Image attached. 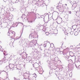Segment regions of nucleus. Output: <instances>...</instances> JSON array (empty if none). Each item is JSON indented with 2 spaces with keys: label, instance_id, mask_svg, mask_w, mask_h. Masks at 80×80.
Returning a JSON list of instances; mask_svg holds the SVG:
<instances>
[{
  "label": "nucleus",
  "instance_id": "obj_1",
  "mask_svg": "<svg viewBox=\"0 0 80 80\" xmlns=\"http://www.w3.org/2000/svg\"><path fill=\"white\" fill-rule=\"evenodd\" d=\"M15 35V32L12 31H9L7 34V36L10 37L11 38H14Z\"/></svg>",
  "mask_w": 80,
  "mask_h": 80
},
{
  "label": "nucleus",
  "instance_id": "obj_2",
  "mask_svg": "<svg viewBox=\"0 0 80 80\" xmlns=\"http://www.w3.org/2000/svg\"><path fill=\"white\" fill-rule=\"evenodd\" d=\"M9 67L10 68H11V69H12V68H13V67H14V65L12 64H9Z\"/></svg>",
  "mask_w": 80,
  "mask_h": 80
},
{
  "label": "nucleus",
  "instance_id": "obj_3",
  "mask_svg": "<svg viewBox=\"0 0 80 80\" xmlns=\"http://www.w3.org/2000/svg\"><path fill=\"white\" fill-rule=\"evenodd\" d=\"M77 25H74L72 27V29H73V30H75V29H76V28H77Z\"/></svg>",
  "mask_w": 80,
  "mask_h": 80
},
{
  "label": "nucleus",
  "instance_id": "obj_4",
  "mask_svg": "<svg viewBox=\"0 0 80 80\" xmlns=\"http://www.w3.org/2000/svg\"><path fill=\"white\" fill-rule=\"evenodd\" d=\"M78 34V32H77V31L75 32L74 33V35H75V36H77V35Z\"/></svg>",
  "mask_w": 80,
  "mask_h": 80
},
{
  "label": "nucleus",
  "instance_id": "obj_5",
  "mask_svg": "<svg viewBox=\"0 0 80 80\" xmlns=\"http://www.w3.org/2000/svg\"><path fill=\"white\" fill-rule=\"evenodd\" d=\"M33 77H34L36 78L37 77V75H36L35 74H33Z\"/></svg>",
  "mask_w": 80,
  "mask_h": 80
},
{
  "label": "nucleus",
  "instance_id": "obj_6",
  "mask_svg": "<svg viewBox=\"0 0 80 80\" xmlns=\"http://www.w3.org/2000/svg\"><path fill=\"white\" fill-rule=\"evenodd\" d=\"M69 33L70 35H72L73 34V31H71Z\"/></svg>",
  "mask_w": 80,
  "mask_h": 80
},
{
  "label": "nucleus",
  "instance_id": "obj_7",
  "mask_svg": "<svg viewBox=\"0 0 80 80\" xmlns=\"http://www.w3.org/2000/svg\"><path fill=\"white\" fill-rule=\"evenodd\" d=\"M77 51H78V52H80V48H77Z\"/></svg>",
  "mask_w": 80,
  "mask_h": 80
},
{
  "label": "nucleus",
  "instance_id": "obj_8",
  "mask_svg": "<svg viewBox=\"0 0 80 80\" xmlns=\"http://www.w3.org/2000/svg\"><path fill=\"white\" fill-rule=\"evenodd\" d=\"M56 51H57V52H59V51H60V48H57L56 49Z\"/></svg>",
  "mask_w": 80,
  "mask_h": 80
},
{
  "label": "nucleus",
  "instance_id": "obj_9",
  "mask_svg": "<svg viewBox=\"0 0 80 80\" xmlns=\"http://www.w3.org/2000/svg\"><path fill=\"white\" fill-rule=\"evenodd\" d=\"M46 35H48L49 34V32H46Z\"/></svg>",
  "mask_w": 80,
  "mask_h": 80
},
{
  "label": "nucleus",
  "instance_id": "obj_10",
  "mask_svg": "<svg viewBox=\"0 0 80 80\" xmlns=\"http://www.w3.org/2000/svg\"><path fill=\"white\" fill-rule=\"evenodd\" d=\"M28 79H29V80H31V78L29 76H28Z\"/></svg>",
  "mask_w": 80,
  "mask_h": 80
},
{
  "label": "nucleus",
  "instance_id": "obj_11",
  "mask_svg": "<svg viewBox=\"0 0 80 80\" xmlns=\"http://www.w3.org/2000/svg\"><path fill=\"white\" fill-rule=\"evenodd\" d=\"M63 44V42H61V43H60L61 45H62Z\"/></svg>",
  "mask_w": 80,
  "mask_h": 80
},
{
  "label": "nucleus",
  "instance_id": "obj_12",
  "mask_svg": "<svg viewBox=\"0 0 80 80\" xmlns=\"http://www.w3.org/2000/svg\"><path fill=\"white\" fill-rule=\"evenodd\" d=\"M6 68H7V70H8V68H9L8 66H6Z\"/></svg>",
  "mask_w": 80,
  "mask_h": 80
},
{
  "label": "nucleus",
  "instance_id": "obj_13",
  "mask_svg": "<svg viewBox=\"0 0 80 80\" xmlns=\"http://www.w3.org/2000/svg\"><path fill=\"white\" fill-rule=\"evenodd\" d=\"M10 46H12L13 45V44L12 43H10Z\"/></svg>",
  "mask_w": 80,
  "mask_h": 80
},
{
  "label": "nucleus",
  "instance_id": "obj_14",
  "mask_svg": "<svg viewBox=\"0 0 80 80\" xmlns=\"http://www.w3.org/2000/svg\"><path fill=\"white\" fill-rule=\"evenodd\" d=\"M69 13L70 14H71V13H72V12L71 11H69Z\"/></svg>",
  "mask_w": 80,
  "mask_h": 80
},
{
  "label": "nucleus",
  "instance_id": "obj_15",
  "mask_svg": "<svg viewBox=\"0 0 80 80\" xmlns=\"http://www.w3.org/2000/svg\"><path fill=\"white\" fill-rule=\"evenodd\" d=\"M78 68L79 69H80V65H79V66H78Z\"/></svg>",
  "mask_w": 80,
  "mask_h": 80
},
{
  "label": "nucleus",
  "instance_id": "obj_16",
  "mask_svg": "<svg viewBox=\"0 0 80 80\" xmlns=\"http://www.w3.org/2000/svg\"><path fill=\"white\" fill-rule=\"evenodd\" d=\"M35 65H36L35 64H34V65H33V66H34V67H35Z\"/></svg>",
  "mask_w": 80,
  "mask_h": 80
},
{
  "label": "nucleus",
  "instance_id": "obj_17",
  "mask_svg": "<svg viewBox=\"0 0 80 80\" xmlns=\"http://www.w3.org/2000/svg\"><path fill=\"white\" fill-rule=\"evenodd\" d=\"M65 5L66 6H67V4H65Z\"/></svg>",
  "mask_w": 80,
  "mask_h": 80
},
{
  "label": "nucleus",
  "instance_id": "obj_18",
  "mask_svg": "<svg viewBox=\"0 0 80 80\" xmlns=\"http://www.w3.org/2000/svg\"><path fill=\"white\" fill-rule=\"evenodd\" d=\"M68 33H67V35H68Z\"/></svg>",
  "mask_w": 80,
  "mask_h": 80
}]
</instances>
